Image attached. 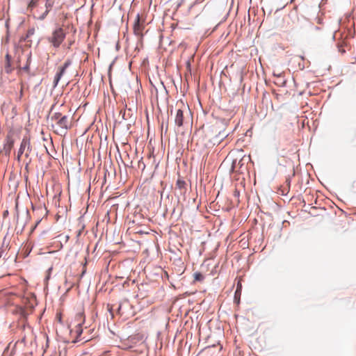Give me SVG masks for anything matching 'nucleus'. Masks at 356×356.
I'll return each instance as SVG.
<instances>
[{"label": "nucleus", "instance_id": "f03ea898", "mask_svg": "<svg viewBox=\"0 0 356 356\" xmlns=\"http://www.w3.org/2000/svg\"><path fill=\"white\" fill-rule=\"evenodd\" d=\"M51 121L54 122V127H56L55 131L58 134L65 133L66 131L71 127V120L65 114L61 112L54 113L51 118Z\"/></svg>", "mask_w": 356, "mask_h": 356}, {"label": "nucleus", "instance_id": "9b49d317", "mask_svg": "<svg viewBox=\"0 0 356 356\" xmlns=\"http://www.w3.org/2000/svg\"><path fill=\"white\" fill-rule=\"evenodd\" d=\"M176 188L179 190L180 194H184L186 191V183L181 179H178L176 182Z\"/></svg>", "mask_w": 356, "mask_h": 356}, {"label": "nucleus", "instance_id": "20e7f679", "mask_svg": "<svg viewBox=\"0 0 356 356\" xmlns=\"http://www.w3.org/2000/svg\"><path fill=\"white\" fill-rule=\"evenodd\" d=\"M177 111L175 118V124L178 127H181L184 124V113L189 111L187 105H185L183 102H179L176 104Z\"/></svg>", "mask_w": 356, "mask_h": 356}, {"label": "nucleus", "instance_id": "4468645a", "mask_svg": "<svg viewBox=\"0 0 356 356\" xmlns=\"http://www.w3.org/2000/svg\"><path fill=\"white\" fill-rule=\"evenodd\" d=\"M40 1V0H31L28 5L27 9L32 11L33 9L38 6Z\"/></svg>", "mask_w": 356, "mask_h": 356}, {"label": "nucleus", "instance_id": "aec40b11", "mask_svg": "<svg viewBox=\"0 0 356 356\" xmlns=\"http://www.w3.org/2000/svg\"><path fill=\"white\" fill-rule=\"evenodd\" d=\"M23 154H20L19 153V150H18V152H17V160L18 161H20V157L22 156Z\"/></svg>", "mask_w": 356, "mask_h": 356}, {"label": "nucleus", "instance_id": "423d86ee", "mask_svg": "<svg viewBox=\"0 0 356 356\" xmlns=\"http://www.w3.org/2000/svg\"><path fill=\"white\" fill-rule=\"evenodd\" d=\"M19 150L20 154H25L26 157L29 156L31 150L29 138L27 137L23 138Z\"/></svg>", "mask_w": 356, "mask_h": 356}, {"label": "nucleus", "instance_id": "6ab92c4d", "mask_svg": "<svg viewBox=\"0 0 356 356\" xmlns=\"http://www.w3.org/2000/svg\"><path fill=\"white\" fill-rule=\"evenodd\" d=\"M30 59H31V55L29 56V58H28V60H27V64L26 65V66H24L23 67V69L24 70H26V71H28L29 69V63Z\"/></svg>", "mask_w": 356, "mask_h": 356}, {"label": "nucleus", "instance_id": "f3484780", "mask_svg": "<svg viewBox=\"0 0 356 356\" xmlns=\"http://www.w3.org/2000/svg\"><path fill=\"white\" fill-rule=\"evenodd\" d=\"M234 197L236 198L237 203L239 202L240 192L238 189L235 188L233 193Z\"/></svg>", "mask_w": 356, "mask_h": 356}, {"label": "nucleus", "instance_id": "dca6fc26", "mask_svg": "<svg viewBox=\"0 0 356 356\" xmlns=\"http://www.w3.org/2000/svg\"><path fill=\"white\" fill-rule=\"evenodd\" d=\"M194 278L196 281H202L204 280V276L200 273H195L194 274Z\"/></svg>", "mask_w": 356, "mask_h": 356}, {"label": "nucleus", "instance_id": "f257e3e1", "mask_svg": "<svg viewBox=\"0 0 356 356\" xmlns=\"http://www.w3.org/2000/svg\"><path fill=\"white\" fill-rule=\"evenodd\" d=\"M305 22L300 19L297 10H292L284 18V26L287 31L300 30Z\"/></svg>", "mask_w": 356, "mask_h": 356}, {"label": "nucleus", "instance_id": "0eeeda50", "mask_svg": "<svg viewBox=\"0 0 356 356\" xmlns=\"http://www.w3.org/2000/svg\"><path fill=\"white\" fill-rule=\"evenodd\" d=\"M55 1L56 0H46L45 1V4H44V7H45V10L44 13L38 15V16L36 17V18L38 19V20H40V21H42L44 20L47 16L48 15L49 13L50 12V10H51V8H53L54 3H55Z\"/></svg>", "mask_w": 356, "mask_h": 356}, {"label": "nucleus", "instance_id": "4be33fe9", "mask_svg": "<svg viewBox=\"0 0 356 356\" xmlns=\"http://www.w3.org/2000/svg\"><path fill=\"white\" fill-rule=\"evenodd\" d=\"M238 292H239V289H236L235 294L236 295V293H237Z\"/></svg>", "mask_w": 356, "mask_h": 356}, {"label": "nucleus", "instance_id": "1a4fd4ad", "mask_svg": "<svg viewBox=\"0 0 356 356\" xmlns=\"http://www.w3.org/2000/svg\"><path fill=\"white\" fill-rule=\"evenodd\" d=\"M14 146V140L10 135H7L6 138V143L3 145V151L6 155L10 154L11 149Z\"/></svg>", "mask_w": 356, "mask_h": 356}, {"label": "nucleus", "instance_id": "9d476101", "mask_svg": "<svg viewBox=\"0 0 356 356\" xmlns=\"http://www.w3.org/2000/svg\"><path fill=\"white\" fill-rule=\"evenodd\" d=\"M73 322L75 325H82L85 322L84 313H77L73 320Z\"/></svg>", "mask_w": 356, "mask_h": 356}, {"label": "nucleus", "instance_id": "39448f33", "mask_svg": "<svg viewBox=\"0 0 356 356\" xmlns=\"http://www.w3.org/2000/svg\"><path fill=\"white\" fill-rule=\"evenodd\" d=\"M71 65V60H67L63 65L59 67L58 68V72H56L54 79V87H56L59 81L60 80L61 77L65 74L66 69Z\"/></svg>", "mask_w": 356, "mask_h": 356}, {"label": "nucleus", "instance_id": "f8f14e48", "mask_svg": "<svg viewBox=\"0 0 356 356\" xmlns=\"http://www.w3.org/2000/svg\"><path fill=\"white\" fill-rule=\"evenodd\" d=\"M81 326L82 325H75L74 329L71 330V333L75 334L76 341L81 340V335L83 332Z\"/></svg>", "mask_w": 356, "mask_h": 356}, {"label": "nucleus", "instance_id": "6e6552de", "mask_svg": "<svg viewBox=\"0 0 356 356\" xmlns=\"http://www.w3.org/2000/svg\"><path fill=\"white\" fill-rule=\"evenodd\" d=\"M145 28V26L143 22L140 21L139 15L136 16L134 24V33L135 35L142 37L143 31Z\"/></svg>", "mask_w": 356, "mask_h": 356}, {"label": "nucleus", "instance_id": "ddd939ff", "mask_svg": "<svg viewBox=\"0 0 356 356\" xmlns=\"http://www.w3.org/2000/svg\"><path fill=\"white\" fill-rule=\"evenodd\" d=\"M243 161H244V157L241 159L238 162L236 161V160L233 161L232 166L233 170H235L237 168H241V166L243 165Z\"/></svg>", "mask_w": 356, "mask_h": 356}, {"label": "nucleus", "instance_id": "a211bd4d", "mask_svg": "<svg viewBox=\"0 0 356 356\" xmlns=\"http://www.w3.org/2000/svg\"><path fill=\"white\" fill-rule=\"evenodd\" d=\"M35 30L34 28L29 29V30L27 31V36L29 37V36L33 35L35 33Z\"/></svg>", "mask_w": 356, "mask_h": 356}, {"label": "nucleus", "instance_id": "412c9836", "mask_svg": "<svg viewBox=\"0 0 356 356\" xmlns=\"http://www.w3.org/2000/svg\"><path fill=\"white\" fill-rule=\"evenodd\" d=\"M6 62H7L8 60H10V56H9L8 54H7V55L6 56Z\"/></svg>", "mask_w": 356, "mask_h": 356}, {"label": "nucleus", "instance_id": "7ed1b4c3", "mask_svg": "<svg viewBox=\"0 0 356 356\" xmlns=\"http://www.w3.org/2000/svg\"><path fill=\"white\" fill-rule=\"evenodd\" d=\"M65 35V31L61 27H58L56 29L51 35L48 38V41L52 44L55 48H58L64 40Z\"/></svg>", "mask_w": 356, "mask_h": 356}, {"label": "nucleus", "instance_id": "2eb2a0df", "mask_svg": "<svg viewBox=\"0 0 356 356\" xmlns=\"http://www.w3.org/2000/svg\"><path fill=\"white\" fill-rule=\"evenodd\" d=\"M5 71L8 74L11 72L12 69H11V67H10V60H8L7 62H6V64H5Z\"/></svg>", "mask_w": 356, "mask_h": 356}]
</instances>
